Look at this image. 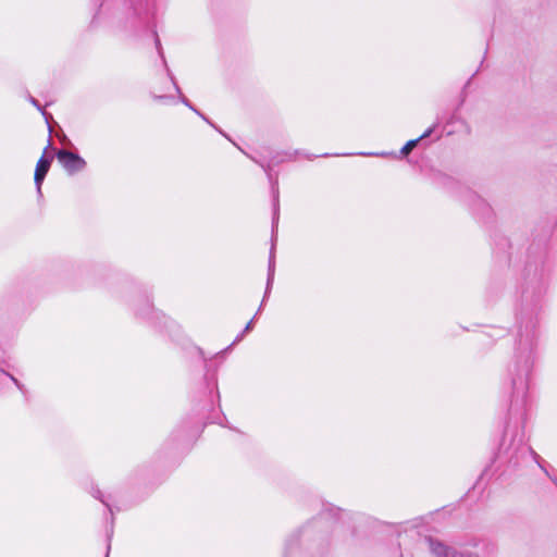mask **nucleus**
I'll list each match as a JSON object with an SVG mask.
<instances>
[{
  "label": "nucleus",
  "mask_w": 557,
  "mask_h": 557,
  "mask_svg": "<svg viewBox=\"0 0 557 557\" xmlns=\"http://www.w3.org/2000/svg\"><path fill=\"white\" fill-rule=\"evenodd\" d=\"M537 317L534 310L519 317L518 339L502 384V393L508 403V419L499 443L502 462L517 465L531 447L524 442V424L530 405V382L534 364L537 337Z\"/></svg>",
  "instance_id": "1"
},
{
  "label": "nucleus",
  "mask_w": 557,
  "mask_h": 557,
  "mask_svg": "<svg viewBox=\"0 0 557 557\" xmlns=\"http://www.w3.org/2000/svg\"><path fill=\"white\" fill-rule=\"evenodd\" d=\"M272 194H273V202H272L273 214H272V230H271V248H270V252H269L268 276H267V285H265L264 295H263L262 301L257 310L256 315L246 324L243 332L236 336L235 341L232 343L231 346H228L225 349V351L228 350L235 344L239 343L244 338L245 334L252 330L253 321H255L256 317L261 312V310L272 290V286H273V282H274V274H275V247H276V240H277V226H278V220H280L278 189L273 187Z\"/></svg>",
  "instance_id": "2"
},
{
  "label": "nucleus",
  "mask_w": 557,
  "mask_h": 557,
  "mask_svg": "<svg viewBox=\"0 0 557 557\" xmlns=\"http://www.w3.org/2000/svg\"><path fill=\"white\" fill-rule=\"evenodd\" d=\"M425 542L435 557H491L495 552L493 544L484 542H474L472 546L459 547L447 546L431 536L425 537Z\"/></svg>",
  "instance_id": "3"
},
{
  "label": "nucleus",
  "mask_w": 557,
  "mask_h": 557,
  "mask_svg": "<svg viewBox=\"0 0 557 557\" xmlns=\"http://www.w3.org/2000/svg\"><path fill=\"white\" fill-rule=\"evenodd\" d=\"M525 271L528 285H536L533 287L534 290L532 294H534L536 300H539L545 290V282L548 276V271H546L543 265L539 269L537 265H533L532 263L527 264Z\"/></svg>",
  "instance_id": "4"
},
{
  "label": "nucleus",
  "mask_w": 557,
  "mask_h": 557,
  "mask_svg": "<svg viewBox=\"0 0 557 557\" xmlns=\"http://www.w3.org/2000/svg\"><path fill=\"white\" fill-rule=\"evenodd\" d=\"M55 156L70 175L82 172L86 168V161L75 152L60 149Z\"/></svg>",
  "instance_id": "5"
},
{
  "label": "nucleus",
  "mask_w": 557,
  "mask_h": 557,
  "mask_svg": "<svg viewBox=\"0 0 557 557\" xmlns=\"http://www.w3.org/2000/svg\"><path fill=\"white\" fill-rule=\"evenodd\" d=\"M156 47H157V50H158V53L159 55L161 57V59L163 60V63H164V66L166 69V73H168V76L170 77V79L172 81L176 91L178 92L180 95V99L181 101L186 106L188 107L190 110H193L196 114H198L202 120H205L208 124H210L211 126H213L216 131H219L221 134L224 135V133L218 128L205 114H202L198 109H196L191 102L182 94L181 91V88L180 86L177 85L176 83V79H175V76L173 75V73L171 72V70L168 67V64H166V61H165V58H164V53H163V50H162V47H161V42H160V39L159 37L156 35Z\"/></svg>",
  "instance_id": "6"
},
{
  "label": "nucleus",
  "mask_w": 557,
  "mask_h": 557,
  "mask_svg": "<svg viewBox=\"0 0 557 557\" xmlns=\"http://www.w3.org/2000/svg\"><path fill=\"white\" fill-rule=\"evenodd\" d=\"M51 127L49 126V140H48V145L47 147L45 148L44 150V154L41 156V158L38 160L37 162V165H36V169H35V175H34V181H35V185H36V189H37V193L39 196H41V185H42V182L50 169V165H51V162L53 160V157L50 156V157H46V152L48 151L49 147L51 146Z\"/></svg>",
  "instance_id": "7"
},
{
  "label": "nucleus",
  "mask_w": 557,
  "mask_h": 557,
  "mask_svg": "<svg viewBox=\"0 0 557 557\" xmlns=\"http://www.w3.org/2000/svg\"><path fill=\"white\" fill-rule=\"evenodd\" d=\"M467 201L472 207V210L481 214L483 218H490L492 215V208L488 203L485 202L480 196L475 193L468 191L467 193Z\"/></svg>",
  "instance_id": "8"
},
{
  "label": "nucleus",
  "mask_w": 557,
  "mask_h": 557,
  "mask_svg": "<svg viewBox=\"0 0 557 557\" xmlns=\"http://www.w3.org/2000/svg\"><path fill=\"white\" fill-rule=\"evenodd\" d=\"M152 7V0H136L135 2H132L129 10H132L134 15L138 16L140 20H146L151 13Z\"/></svg>",
  "instance_id": "9"
},
{
  "label": "nucleus",
  "mask_w": 557,
  "mask_h": 557,
  "mask_svg": "<svg viewBox=\"0 0 557 557\" xmlns=\"http://www.w3.org/2000/svg\"><path fill=\"white\" fill-rule=\"evenodd\" d=\"M531 450L533 453H531V451L527 453L523 457H521L519 459V462L517 465H511V463H507V462H502V460L498 458V454H499V448H498L497 453L494 456L493 462L498 463V468H500V467H504L506 469L516 468L521 463V461L523 459H525L528 456H531L539 463V467H542V463H540V456L532 448H531Z\"/></svg>",
  "instance_id": "10"
},
{
  "label": "nucleus",
  "mask_w": 557,
  "mask_h": 557,
  "mask_svg": "<svg viewBox=\"0 0 557 557\" xmlns=\"http://www.w3.org/2000/svg\"><path fill=\"white\" fill-rule=\"evenodd\" d=\"M434 128L435 126H431L420 137L407 141L406 145L401 148L400 153L403 156H407L418 145L419 141L428 138L433 133Z\"/></svg>",
  "instance_id": "11"
},
{
  "label": "nucleus",
  "mask_w": 557,
  "mask_h": 557,
  "mask_svg": "<svg viewBox=\"0 0 557 557\" xmlns=\"http://www.w3.org/2000/svg\"><path fill=\"white\" fill-rule=\"evenodd\" d=\"M297 547H298V535L294 534L286 542L284 557H292L293 553L297 549Z\"/></svg>",
  "instance_id": "12"
},
{
  "label": "nucleus",
  "mask_w": 557,
  "mask_h": 557,
  "mask_svg": "<svg viewBox=\"0 0 557 557\" xmlns=\"http://www.w3.org/2000/svg\"><path fill=\"white\" fill-rule=\"evenodd\" d=\"M28 99L33 106H35L39 111H41V113L46 117V121L49 122V119H51V115L49 113H47L46 111H44L39 101L36 98H34L33 96H29Z\"/></svg>",
  "instance_id": "13"
},
{
  "label": "nucleus",
  "mask_w": 557,
  "mask_h": 557,
  "mask_svg": "<svg viewBox=\"0 0 557 557\" xmlns=\"http://www.w3.org/2000/svg\"><path fill=\"white\" fill-rule=\"evenodd\" d=\"M92 496L99 499L102 504H104L107 508L112 512L110 505L102 498V493L99 488H95L92 491Z\"/></svg>",
  "instance_id": "14"
},
{
  "label": "nucleus",
  "mask_w": 557,
  "mask_h": 557,
  "mask_svg": "<svg viewBox=\"0 0 557 557\" xmlns=\"http://www.w3.org/2000/svg\"><path fill=\"white\" fill-rule=\"evenodd\" d=\"M0 376H8V377H10V379L14 382V384H15V385L21 389V391H23V385H22V384H21V383H20V382H18V381L13 376V375H11L10 373H8V372H5V371H3V370H1V369H0Z\"/></svg>",
  "instance_id": "15"
},
{
  "label": "nucleus",
  "mask_w": 557,
  "mask_h": 557,
  "mask_svg": "<svg viewBox=\"0 0 557 557\" xmlns=\"http://www.w3.org/2000/svg\"><path fill=\"white\" fill-rule=\"evenodd\" d=\"M110 549H111V544H110V537H109L108 539V545H107V552H106V556L104 557H109Z\"/></svg>",
  "instance_id": "16"
},
{
  "label": "nucleus",
  "mask_w": 557,
  "mask_h": 557,
  "mask_svg": "<svg viewBox=\"0 0 557 557\" xmlns=\"http://www.w3.org/2000/svg\"><path fill=\"white\" fill-rule=\"evenodd\" d=\"M107 8V3L106 2H102L99 7V14L102 13Z\"/></svg>",
  "instance_id": "17"
},
{
  "label": "nucleus",
  "mask_w": 557,
  "mask_h": 557,
  "mask_svg": "<svg viewBox=\"0 0 557 557\" xmlns=\"http://www.w3.org/2000/svg\"><path fill=\"white\" fill-rule=\"evenodd\" d=\"M530 296V292H529V287L523 292V298H525V300H528Z\"/></svg>",
  "instance_id": "18"
},
{
  "label": "nucleus",
  "mask_w": 557,
  "mask_h": 557,
  "mask_svg": "<svg viewBox=\"0 0 557 557\" xmlns=\"http://www.w3.org/2000/svg\"><path fill=\"white\" fill-rule=\"evenodd\" d=\"M206 369H207V373H209V371H210V366H209V363H208L207 361H206Z\"/></svg>",
  "instance_id": "19"
},
{
  "label": "nucleus",
  "mask_w": 557,
  "mask_h": 557,
  "mask_svg": "<svg viewBox=\"0 0 557 557\" xmlns=\"http://www.w3.org/2000/svg\"><path fill=\"white\" fill-rule=\"evenodd\" d=\"M556 484H557V482H556Z\"/></svg>",
  "instance_id": "20"
}]
</instances>
